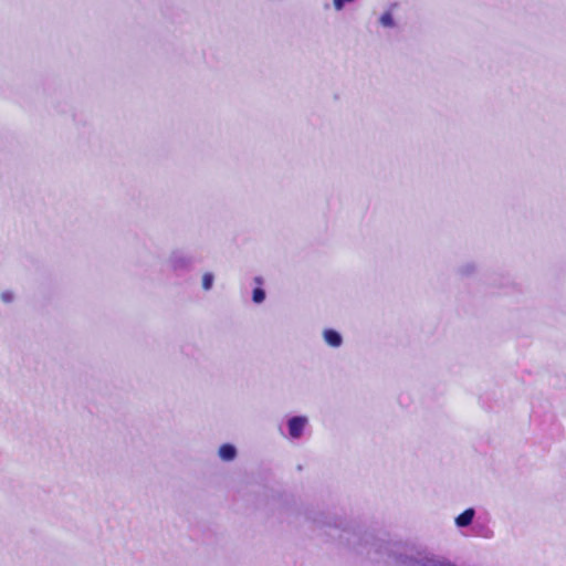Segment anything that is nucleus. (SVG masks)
<instances>
[{
    "label": "nucleus",
    "mask_w": 566,
    "mask_h": 566,
    "mask_svg": "<svg viewBox=\"0 0 566 566\" xmlns=\"http://www.w3.org/2000/svg\"><path fill=\"white\" fill-rule=\"evenodd\" d=\"M218 455L219 458L224 462H231L233 461L237 455L238 451L237 448L231 443H224L219 447L218 449Z\"/></svg>",
    "instance_id": "obj_4"
},
{
    "label": "nucleus",
    "mask_w": 566,
    "mask_h": 566,
    "mask_svg": "<svg viewBox=\"0 0 566 566\" xmlns=\"http://www.w3.org/2000/svg\"><path fill=\"white\" fill-rule=\"evenodd\" d=\"M169 262L174 270H184L190 265V259L181 253H172Z\"/></svg>",
    "instance_id": "obj_7"
},
{
    "label": "nucleus",
    "mask_w": 566,
    "mask_h": 566,
    "mask_svg": "<svg viewBox=\"0 0 566 566\" xmlns=\"http://www.w3.org/2000/svg\"><path fill=\"white\" fill-rule=\"evenodd\" d=\"M353 1L354 0H333V4L337 11H340L344 8L345 3L353 2Z\"/></svg>",
    "instance_id": "obj_13"
},
{
    "label": "nucleus",
    "mask_w": 566,
    "mask_h": 566,
    "mask_svg": "<svg viewBox=\"0 0 566 566\" xmlns=\"http://www.w3.org/2000/svg\"><path fill=\"white\" fill-rule=\"evenodd\" d=\"M474 271H475V265L471 264V263L460 268V272L464 275H469L470 273H473Z\"/></svg>",
    "instance_id": "obj_12"
},
{
    "label": "nucleus",
    "mask_w": 566,
    "mask_h": 566,
    "mask_svg": "<svg viewBox=\"0 0 566 566\" xmlns=\"http://www.w3.org/2000/svg\"><path fill=\"white\" fill-rule=\"evenodd\" d=\"M379 544L380 545L378 547L374 546V545H369L368 546V548L371 549L373 553L376 556L374 558H369L373 562H380V560H382L384 559V554L388 551L389 545L386 542L379 539Z\"/></svg>",
    "instance_id": "obj_8"
},
{
    "label": "nucleus",
    "mask_w": 566,
    "mask_h": 566,
    "mask_svg": "<svg viewBox=\"0 0 566 566\" xmlns=\"http://www.w3.org/2000/svg\"><path fill=\"white\" fill-rule=\"evenodd\" d=\"M403 566H454V564L436 556L421 555L407 557L401 560Z\"/></svg>",
    "instance_id": "obj_2"
},
{
    "label": "nucleus",
    "mask_w": 566,
    "mask_h": 566,
    "mask_svg": "<svg viewBox=\"0 0 566 566\" xmlns=\"http://www.w3.org/2000/svg\"><path fill=\"white\" fill-rule=\"evenodd\" d=\"M0 297H1L2 302L10 303L13 300V293L6 291V292L1 293Z\"/></svg>",
    "instance_id": "obj_14"
},
{
    "label": "nucleus",
    "mask_w": 566,
    "mask_h": 566,
    "mask_svg": "<svg viewBox=\"0 0 566 566\" xmlns=\"http://www.w3.org/2000/svg\"><path fill=\"white\" fill-rule=\"evenodd\" d=\"M347 544L350 547V549L359 555L364 556L366 558H374L376 557L371 549L368 548L369 545L379 546V538H377L374 534L368 532L363 533H353L347 538Z\"/></svg>",
    "instance_id": "obj_1"
},
{
    "label": "nucleus",
    "mask_w": 566,
    "mask_h": 566,
    "mask_svg": "<svg viewBox=\"0 0 566 566\" xmlns=\"http://www.w3.org/2000/svg\"><path fill=\"white\" fill-rule=\"evenodd\" d=\"M323 338L328 346L334 348H338L343 344L342 335L334 329H325L323 332Z\"/></svg>",
    "instance_id": "obj_5"
},
{
    "label": "nucleus",
    "mask_w": 566,
    "mask_h": 566,
    "mask_svg": "<svg viewBox=\"0 0 566 566\" xmlns=\"http://www.w3.org/2000/svg\"><path fill=\"white\" fill-rule=\"evenodd\" d=\"M307 424L308 418L306 416L292 417L287 421L289 437L291 439H300L303 436Z\"/></svg>",
    "instance_id": "obj_3"
},
{
    "label": "nucleus",
    "mask_w": 566,
    "mask_h": 566,
    "mask_svg": "<svg viewBox=\"0 0 566 566\" xmlns=\"http://www.w3.org/2000/svg\"><path fill=\"white\" fill-rule=\"evenodd\" d=\"M474 516H475V511H474V509L470 507V509H467L460 515H458L454 518V523L458 527L463 528V527L471 525Z\"/></svg>",
    "instance_id": "obj_6"
},
{
    "label": "nucleus",
    "mask_w": 566,
    "mask_h": 566,
    "mask_svg": "<svg viewBox=\"0 0 566 566\" xmlns=\"http://www.w3.org/2000/svg\"><path fill=\"white\" fill-rule=\"evenodd\" d=\"M379 22L385 28H392L395 25L394 18L390 12H385L380 18Z\"/></svg>",
    "instance_id": "obj_9"
},
{
    "label": "nucleus",
    "mask_w": 566,
    "mask_h": 566,
    "mask_svg": "<svg viewBox=\"0 0 566 566\" xmlns=\"http://www.w3.org/2000/svg\"><path fill=\"white\" fill-rule=\"evenodd\" d=\"M213 284V275L211 273H205L202 276V287L205 291H209Z\"/></svg>",
    "instance_id": "obj_10"
},
{
    "label": "nucleus",
    "mask_w": 566,
    "mask_h": 566,
    "mask_svg": "<svg viewBox=\"0 0 566 566\" xmlns=\"http://www.w3.org/2000/svg\"><path fill=\"white\" fill-rule=\"evenodd\" d=\"M265 298V293L262 289H255L253 291V301L255 303H262Z\"/></svg>",
    "instance_id": "obj_11"
}]
</instances>
